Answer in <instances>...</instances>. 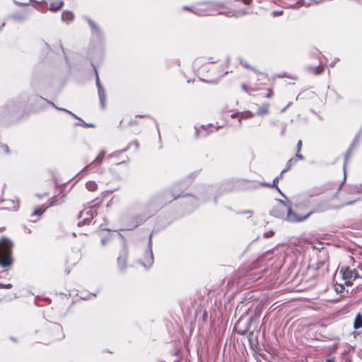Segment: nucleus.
<instances>
[{
  "label": "nucleus",
  "instance_id": "obj_36",
  "mask_svg": "<svg viewBox=\"0 0 362 362\" xmlns=\"http://www.w3.org/2000/svg\"><path fill=\"white\" fill-rule=\"evenodd\" d=\"M301 146H302V141L301 140H299L297 143V151H300V149H301Z\"/></svg>",
  "mask_w": 362,
  "mask_h": 362
},
{
  "label": "nucleus",
  "instance_id": "obj_1",
  "mask_svg": "<svg viewBox=\"0 0 362 362\" xmlns=\"http://www.w3.org/2000/svg\"><path fill=\"white\" fill-rule=\"evenodd\" d=\"M12 243L7 238L0 240V264L3 267H8L13 262L11 257Z\"/></svg>",
  "mask_w": 362,
  "mask_h": 362
},
{
  "label": "nucleus",
  "instance_id": "obj_47",
  "mask_svg": "<svg viewBox=\"0 0 362 362\" xmlns=\"http://www.w3.org/2000/svg\"><path fill=\"white\" fill-rule=\"evenodd\" d=\"M135 124V121H133V120H131L129 122V124L132 125V124Z\"/></svg>",
  "mask_w": 362,
  "mask_h": 362
},
{
  "label": "nucleus",
  "instance_id": "obj_45",
  "mask_svg": "<svg viewBox=\"0 0 362 362\" xmlns=\"http://www.w3.org/2000/svg\"><path fill=\"white\" fill-rule=\"evenodd\" d=\"M355 202H356L355 200L354 201H351V202H349L344 204V206H345V205H351V204H354Z\"/></svg>",
  "mask_w": 362,
  "mask_h": 362
},
{
  "label": "nucleus",
  "instance_id": "obj_38",
  "mask_svg": "<svg viewBox=\"0 0 362 362\" xmlns=\"http://www.w3.org/2000/svg\"><path fill=\"white\" fill-rule=\"evenodd\" d=\"M273 234H274L273 231H269V232L264 233V237L269 238V237L272 236Z\"/></svg>",
  "mask_w": 362,
  "mask_h": 362
},
{
  "label": "nucleus",
  "instance_id": "obj_23",
  "mask_svg": "<svg viewBox=\"0 0 362 362\" xmlns=\"http://www.w3.org/2000/svg\"><path fill=\"white\" fill-rule=\"evenodd\" d=\"M52 329L55 332H62V327L57 324L53 325ZM64 337L62 333H60V335L57 337V339H62Z\"/></svg>",
  "mask_w": 362,
  "mask_h": 362
},
{
  "label": "nucleus",
  "instance_id": "obj_17",
  "mask_svg": "<svg viewBox=\"0 0 362 362\" xmlns=\"http://www.w3.org/2000/svg\"><path fill=\"white\" fill-rule=\"evenodd\" d=\"M117 263L121 272L124 271L126 268V257H119L117 259Z\"/></svg>",
  "mask_w": 362,
  "mask_h": 362
},
{
  "label": "nucleus",
  "instance_id": "obj_44",
  "mask_svg": "<svg viewBox=\"0 0 362 362\" xmlns=\"http://www.w3.org/2000/svg\"><path fill=\"white\" fill-rule=\"evenodd\" d=\"M15 107H16V105H15V104H14L13 103H10V104L8 105V108H9V109L14 108Z\"/></svg>",
  "mask_w": 362,
  "mask_h": 362
},
{
  "label": "nucleus",
  "instance_id": "obj_8",
  "mask_svg": "<svg viewBox=\"0 0 362 362\" xmlns=\"http://www.w3.org/2000/svg\"><path fill=\"white\" fill-rule=\"evenodd\" d=\"M95 74H96V86H97V88H98V93L100 105L103 108H105V100H106L105 91L104 88L102 86V85L100 83L99 76H98L97 70L95 69Z\"/></svg>",
  "mask_w": 362,
  "mask_h": 362
},
{
  "label": "nucleus",
  "instance_id": "obj_27",
  "mask_svg": "<svg viewBox=\"0 0 362 362\" xmlns=\"http://www.w3.org/2000/svg\"><path fill=\"white\" fill-rule=\"evenodd\" d=\"M12 18L17 21H23L25 19V16L18 13H15L12 15Z\"/></svg>",
  "mask_w": 362,
  "mask_h": 362
},
{
  "label": "nucleus",
  "instance_id": "obj_21",
  "mask_svg": "<svg viewBox=\"0 0 362 362\" xmlns=\"http://www.w3.org/2000/svg\"><path fill=\"white\" fill-rule=\"evenodd\" d=\"M105 151H102L99 154L98 156L95 158V159L94 160V161L93 163H98V164H101V163L103 162V158H104V156H105Z\"/></svg>",
  "mask_w": 362,
  "mask_h": 362
},
{
  "label": "nucleus",
  "instance_id": "obj_2",
  "mask_svg": "<svg viewBox=\"0 0 362 362\" xmlns=\"http://www.w3.org/2000/svg\"><path fill=\"white\" fill-rule=\"evenodd\" d=\"M341 272L342 273L343 279L345 281L346 286H351L354 284V281L357 282L356 287L361 285V280L362 279V274L359 273L356 269L346 268L345 269H341Z\"/></svg>",
  "mask_w": 362,
  "mask_h": 362
},
{
  "label": "nucleus",
  "instance_id": "obj_3",
  "mask_svg": "<svg viewBox=\"0 0 362 362\" xmlns=\"http://www.w3.org/2000/svg\"><path fill=\"white\" fill-rule=\"evenodd\" d=\"M361 136H362V127H361L360 130L358 131V132L355 136V138H354V141L351 144V145H350L347 152L346 153L345 158H344V167H343L344 173V178L343 182L339 186L338 190H337V193H338L341 190V189L342 187V185H343L344 182L346 180V166L347 165L348 160H349V158L352 151L359 144V142H360Z\"/></svg>",
  "mask_w": 362,
  "mask_h": 362
},
{
  "label": "nucleus",
  "instance_id": "obj_35",
  "mask_svg": "<svg viewBox=\"0 0 362 362\" xmlns=\"http://www.w3.org/2000/svg\"><path fill=\"white\" fill-rule=\"evenodd\" d=\"M56 201H57L56 197H52L50 199L49 206H52L55 205Z\"/></svg>",
  "mask_w": 362,
  "mask_h": 362
},
{
  "label": "nucleus",
  "instance_id": "obj_41",
  "mask_svg": "<svg viewBox=\"0 0 362 362\" xmlns=\"http://www.w3.org/2000/svg\"><path fill=\"white\" fill-rule=\"evenodd\" d=\"M107 239H106V238H103V239H101V244H102L103 245H105V244H106V243H107Z\"/></svg>",
  "mask_w": 362,
  "mask_h": 362
},
{
  "label": "nucleus",
  "instance_id": "obj_40",
  "mask_svg": "<svg viewBox=\"0 0 362 362\" xmlns=\"http://www.w3.org/2000/svg\"><path fill=\"white\" fill-rule=\"evenodd\" d=\"M241 87L243 90L248 92V88L245 84H242Z\"/></svg>",
  "mask_w": 362,
  "mask_h": 362
},
{
  "label": "nucleus",
  "instance_id": "obj_32",
  "mask_svg": "<svg viewBox=\"0 0 362 362\" xmlns=\"http://www.w3.org/2000/svg\"><path fill=\"white\" fill-rule=\"evenodd\" d=\"M298 160H303L304 158V157L299 153V151H297V153L296 154V158Z\"/></svg>",
  "mask_w": 362,
  "mask_h": 362
},
{
  "label": "nucleus",
  "instance_id": "obj_4",
  "mask_svg": "<svg viewBox=\"0 0 362 362\" xmlns=\"http://www.w3.org/2000/svg\"><path fill=\"white\" fill-rule=\"evenodd\" d=\"M96 214L97 208L95 206L86 207L79 214L78 218L82 219V221L78 223V226H81V225L89 224L90 220L93 219Z\"/></svg>",
  "mask_w": 362,
  "mask_h": 362
},
{
  "label": "nucleus",
  "instance_id": "obj_19",
  "mask_svg": "<svg viewBox=\"0 0 362 362\" xmlns=\"http://www.w3.org/2000/svg\"><path fill=\"white\" fill-rule=\"evenodd\" d=\"M49 104H51L53 107H54L57 110H60V111H63V112H65L68 114H69L70 115H71L75 119H79V120H81L79 117H78L75 114H74L73 112H70L69 110H66V109H64V108H61V107H57L52 102H48Z\"/></svg>",
  "mask_w": 362,
  "mask_h": 362
},
{
  "label": "nucleus",
  "instance_id": "obj_30",
  "mask_svg": "<svg viewBox=\"0 0 362 362\" xmlns=\"http://www.w3.org/2000/svg\"><path fill=\"white\" fill-rule=\"evenodd\" d=\"M240 63L247 69H250V65L243 59H240Z\"/></svg>",
  "mask_w": 362,
  "mask_h": 362
},
{
  "label": "nucleus",
  "instance_id": "obj_10",
  "mask_svg": "<svg viewBox=\"0 0 362 362\" xmlns=\"http://www.w3.org/2000/svg\"><path fill=\"white\" fill-rule=\"evenodd\" d=\"M74 18V15L72 12L69 11H65L62 14V19L64 21H66L67 23L71 22Z\"/></svg>",
  "mask_w": 362,
  "mask_h": 362
},
{
  "label": "nucleus",
  "instance_id": "obj_39",
  "mask_svg": "<svg viewBox=\"0 0 362 362\" xmlns=\"http://www.w3.org/2000/svg\"><path fill=\"white\" fill-rule=\"evenodd\" d=\"M1 147L6 153L9 152L8 147L6 145H2Z\"/></svg>",
  "mask_w": 362,
  "mask_h": 362
},
{
  "label": "nucleus",
  "instance_id": "obj_48",
  "mask_svg": "<svg viewBox=\"0 0 362 362\" xmlns=\"http://www.w3.org/2000/svg\"><path fill=\"white\" fill-rule=\"evenodd\" d=\"M326 362H334L333 359H327Z\"/></svg>",
  "mask_w": 362,
  "mask_h": 362
},
{
  "label": "nucleus",
  "instance_id": "obj_55",
  "mask_svg": "<svg viewBox=\"0 0 362 362\" xmlns=\"http://www.w3.org/2000/svg\"><path fill=\"white\" fill-rule=\"evenodd\" d=\"M1 28V27H0V29Z\"/></svg>",
  "mask_w": 362,
  "mask_h": 362
},
{
  "label": "nucleus",
  "instance_id": "obj_49",
  "mask_svg": "<svg viewBox=\"0 0 362 362\" xmlns=\"http://www.w3.org/2000/svg\"><path fill=\"white\" fill-rule=\"evenodd\" d=\"M238 115L233 114V115H231V117H233V118H234V117H238Z\"/></svg>",
  "mask_w": 362,
  "mask_h": 362
},
{
  "label": "nucleus",
  "instance_id": "obj_24",
  "mask_svg": "<svg viewBox=\"0 0 362 362\" xmlns=\"http://www.w3.org/2000/svg\"><path fill=\"white\" fill-rule=\"evenodd\" d=\"M211 124H209L207 126L202 125L200 128H196V135L197 137L200 136V133L202 130H206L208 127H210Z\"/></svg>",
  "mask_w": 362,
  "mask_h": 362
},
{
  "label": "nucleus",
  "instance_id": "obj_53",
  "mask_svg": "<svg viewBox=\"0 0 362 362\" xmlns=\"http://www.w3.org/2000/svg\"><path fill=\"white\" fill-rule=\"evenodd\" d=\"M27 232H28V233H31V230H30V229H27Z\"/></svg>",
  "mask_w": 362,
  "mask_h": 362
},
{
  "label": "nucleus",
  "instance_id": "obj_20",
  "mask_svg": "<svg viewBox=\"0 0 362 362\" xmlns=\"http://www.w3.org/2000/svg\"><path fill=\"white\" fill-rule=\"evenodd\" d=\"M86 188L89 191H95L97 189V184L94 181H88L86 184Z\"/></svg>",
  "mask_w": 362,
  "mask_h": 362
},
{
  "label": "nucleus",
  "instance_id": "obj_7",
  "mask_svg": "<svg viewBox=\"0 0 362 362\" xmlns=\"http://www.w3.org/2000/svg\"><path fill=\"white\" fill-rule=\"evenodd\" d=\"M180 190L179 185H175L171 190L165 191L163 194L164 200L167 202H171L178 197H184L185 195L182 194V193H179Z\"/></svg>",
  "mask_w": 362,
  "mask_h": 362
},
{
  "label": "nucleus",
  "instance_id": "obj_28",
  "mask_svg": "<svg viewBox=\"0 0 362 362\" xmlns=\"http://www.w3.org/2000/svg\"><path fill=\"white\" fill-rule=\"evenodd\" d=\"M83 126L84 127H93L94 125L93 124H88V123H86L84 122H82L81 123H76V126Z\"/></svg>",
  "mask_w": 362,
  "mask_h": 362
},
{
  "label": "nucleus",
  "instance_id": "obj_22",
  "mask_svg": "<svg viewBox=\"0 0 362 362\" xmlns=\"http://www.w3.org/2000/svg\"><path fill=\"white\" fill-rule=\"evenodd\" d=\"M254 116H255V114L250 111L243 112V113H241V116L239 119V122L240 123L241 119H248V118H251Z\"/></svg>",
  "mask_w": 362,
  "mask_h": 362
},
{
  "label": "nucleus",
  "instance_id": "obj_33",
  "mask_svg": "<svg viewBox=\"0 0 362 362\" xmlns=\"http://www.w3.org/2000/svg\"><path fill=\"white\" fill-rule=\"evenodd\" d=\"M272 13H273L274 16H281L283 13V11L282 10L274 11L272 12Z\"/></svg>",
  "mask_w": 362,
  "mask_h": 362
},
{
  "label": "nucleus",
  "instance_id": "obj_54",
  "mask_svg": "<svg viewBox=\"0 0 362 362\" xmlns=\"http://www.w3.org/2000/svg\"><path fill=\"white\" fill-rule=\"evenodd\" d=\"M359 269H360L361 272H362V265H361V266L359 267Z\"/></svg>",
  "mask_w": 362,
  "mask_h": 362
},
{
  "label": "nucleus",
  "instance_id": "obj_43",
  "mask_svg": "<svg viewBox=\"0 0 362 362\" xmlns=\"http://www.w3.org/2000/svg\"><path fill=\"white\" fill-rule=\"evenodd\" d=\"M272 90H269V93L267 95L266 97L269 98L272 97Z\"/></svg>",
  "mask_w": 362,
  "mask_h": 362
},
{
  "label": "nucleus",
  "instance_id": "obj_34",
  "mask_svg": "<svg viewBox=\"0 0 362 362\" xmlns=\"http://www.w3.org/2000/svg\"><path fill=\"white\" fill-rule=\"evenodd\" d=\"M339 58H335L329 64V66L331 67H334V65L337 64V62H339Z\"/></svg>",
  "mask_w": 362,
  "mask_h": 362
},
{
  "label": "nucleus",
  "instance_id": "obj_16",
  "mask_svg": "<svg viewBox=\"0 0 362 362\" xmlns=\"http://www.w3.org/2000/svg\"><path fill=\"white\" fill-rule=\"evenodd\" d=\"M63 4L64 3L62 1H59L57 3H55V2L51 3L49 4V9L52 11H58L59 9H60L62 8V6H63Z\"/></svg>",
  "mask_w": 362,
  "mask_h": 362
},
{
  "label": "nucleus",
  "instance_id": "obj_9",
  "mask_svg": "<svg viewBox=\"0 0 362 362\" xmlns=\"http://www.w3.org/2000/svg\"><path fill=\"white\" fill-rule=\"evenodd\" d=\"M312 214L313 211H310L305 216H299L296 213L292 212L291 209H288L286 219L290 222H300L307 219Z\"/></svg>",
  "mask_w": 362,
  "mask_h": 362
},
{
  "label": "nucleus",
  "instance_id": "obj_46",
  "mask_svg": "<svg viewBox=\"0 0 362 362\" xmlns=\"http://www.w3.org/2000/svg\"><path fill=\"white\" fill-rule=\"evenodd\" d=\"M184 10H189L192 11V7H189V6H184L182 8Z\"/></svg>",
  "mask_w": 362,
  "mask_h": 362
},
{
  "label": "nucleus",
  "instance_id": "obj_6",
  "mask_svg": "<svg viewBox=\"0 0 362 362\" xmlns=\"http://www.w3.org/2000/svg\"><path fill=\"white\" fill-rule=\"evenodd\" d=\"M89 26L92 32V42H95L97 44H101L103 42V34L99 27L90 18L87 19Z\"/></svg>",
  "mask_w": 362,
  "mask_h": 362
},
{
  "label": "nucleus",
  "instance_id": "obj_52",
  "mask_svg": "<svg viewBox=\"0 0 362 362\" xmlns=\"http://www.w3.org/2000/svg\"><path fill=\"white\" fill-rule=\"evenodd\" d=\"M286 110V107H284V108L281 110V112H284Z\"/></svg>",
  "mask_w": 362,
  "mask_h": 362
},
{
  "label": "nucleus",
  "instance_id": "obj_12",
  "mask_svg": "<svg viewBox=\"0 0 362 362\" xmlns=\"http://www.w3.org/2000/svg\"><path fill=\"white\" fill-rule=\"evenodd\" d=\"M362 327V315L361 313H358L354 321V328L355 329H358Z\"/></svg>",
  "mask_w": 362,
  "mask_h": 362
},
{
  "label": "nucleus",
  "instance_id": "obj_14",
  "mask_svg": "<svg viewBox=\"0 0 362 362\" xmlns=\"http://www.w3.org/2000/svg\"><path fill=\"white\" fill-rule=\"evenodd\" d=\"M310 72L315 75L320 74L324 71V67L322 64H319L317 67L308 66L307 68Z\"/></svg>",
  "mask_w": 362,
  "mask_h": 362
},
{
  "label": "nucleus",
  "instance_id": "obj_50",
  "mask_svg": "<svg viewBox=\"0 0 362 362\" xmlns=\"http://www.w3.org/2000/svg\"><path fill=\"white\" fill-rule=\"evenodd\" d=\"M129 148V147H127V148H125L124 149L122 150V151H120V153H122V152H125V151L127 150V148Z\"/></svg>",
  "mask_w": 362,
  "mask_h": 362
},
{
  "label": "nucleus",
  "instance_id": "obj_51",
  "mask_svg": "<svg viewBox=\"0 0 362 362\" xmlns=\"http://www.w3.org/2000/svg\"><path fill=\"white\" fill-rule=\"evenodd\" d=\"M229 13H230L229 16H234V13L233 12H229Z\"/></svg>",
  "mask_w": 362,
  "mask_h": 362
},
{
  "label": "nucleus",
  "instance_id": "obj_37",
  "mask_svg": "<svg viewBox=\"0 0 362 362\" xmlns=\"http://www.w3.org/2000/svg\"><path fill=\"white\" fill-rule=\"evenodd\" d=\"M286 124L284 123V124H283L282 130H281V135L284 134V133L286 132Z\"/></svg>",
  "mask_w": 362,
  "mask_h": 362
},
{
  "label": "nucleus",
  "instance_id": "obj_29",
  "mask_svg": "<svg viewBox=\"0 0 362 362\" xmlns=\"http://www.w3.org/2000/svg\"><path fill=\"white\" fill-rule=\"evenodd\" d=\"M12 288V285L11 284H2L0 282V288Z\"/></svg>",
  "mask_w": 362,
  "mask_h": 362
},
{
  "label": "nucleus",
  "instance_id": "obj_31",
  "mask_svg": "<svg viewBox=\"0 0 362 362\" xmlns=\"http://www.w3.org/2000/svg\"><path fill=\"white\" fill-rule=\"evenodd\" d=\"M313 247L314 250H317L319 251L323 248V247L322 246V243H318L317 245H314Z\"/></svg>",
  "mask_w": 362,
  "mask_h": 362
},
{
  "label": "nucleus",
  "instance_id": "obj_5",
  "mask_svg": "<svg viewBox=\"0 0 362 362\" xmlns=\"http://www.w3.org/2000/svg\"><path fill=\"white\" fill-rule=\"evenodd\" d=\"M139 263L142 264L146 269H149L153 264V255L152 252V241L151 235L149 236L147 249L144 254V257Z\"/></svg>",
  "mask_w": 362,
  "mask_h": 362
},
{
  "label": "nucleus",
  "instance_id": "obj_11",
  "mask_svg": "<svg viewBox=\"0 0 362 362\" xmlns=\"http://www.w3.org/2000/svg\"><path fill=\"white\" fill-rule=\"evenodd\" d=\"M269 105L268 103L263 104L262 106L258 107L256 115H267L269 113Z\"/></svg>",
  "mask_w": 362,
  "mask_h": 362
},
{
  "label": "nucleus",
  "instance_id": "obj_13",
  "mask_svg": "<svg viewBox=\"0 0 362 362\" xmlns=\"http://www.w3.org/2000/svg\"><path fill=\"white\" fill-rule=\"evenodd\" d=\"M281 177L282 175L281 174L279 177H275L272 183H262V185L268 187H275L281 194L280 189L277 186V183L279 182V179Z\"/></svg>",
  "mask_w": 362,
  "mask_h": 362
},
{
  "label": "nucleus",
  "instance_id": "obj_42",
  "mask_svg": "<svg viewBox=\"0 0 362 362\" xmlns=\"http://www.w3.org/2000/svg\"><path fill=\"white\" fill-rule=\"evenodd\" d=\"M132 144H134L136 148H139V142L137 141H134Z\"/></svg>",
  "mask_w": 362,
  "mask_h": 362
},
{
  "label": "nucleus",
  "instance_id": "obj_15",
  "mask_svg": "<svg viewBox=\"0 0 362 362\" xmlns=\"http://www.w3.org/2000/svg\"><path fill=\"white\" fill-rule=\"evenodd\" d=\"M313 4H314L313 0H300L296 4H293V6H291L296 8L299 7L300 4L302 6H309Z\"/></svg>",
  "mask_w": 362,
  "mask_h": 362
},
{
  "label": "nucleus",
  "instance_id": "obj_25",
  "mask_svg": "<svg viewBox=\"0 0 362 362\" xmlns=\"http://www.w3.org/2000/svg\"><path fill=\"white\" fill-rule=\"evenodd\" d=\"M45 211V209L39 208L36 209L33 213V216H41Z\"/></svg>",
  "mask_w": 362,
  "mask_h": 362
},
{
  "label": "nucleus",
  "instance_id": "obj_18",
  "mask_svg": "<svg viewBox=\"0 0 362 362\" xmlns=\"http://www.w3.org/2000/svg\"><path fill=\"white\" fill-rule=\"evenodd\" d=\"M297 162V159L296 158H291L288 160L287 163H286V168L281 171V175H283L284 173L287 172L291 168V166H293V165H295Z\"/></svg>",
  "mask_w": 362,
  "mask_h": 362
},
{
  "label": "nucleus",
  "instance_id": "obj_26",
  "mask_svg": "<svg viewBox=\"0 0 362 362\" xmlns=\"http://www.w3.org/2000/svg\"><path fill=\"white\" fill-rule=\"evenodd\" d=\"M192 12L199 16L204 15V11L194 6L192 7Z\"/></svg>",
  "mask_w": 362,
  "mask_h": 362
}]
</instances>
